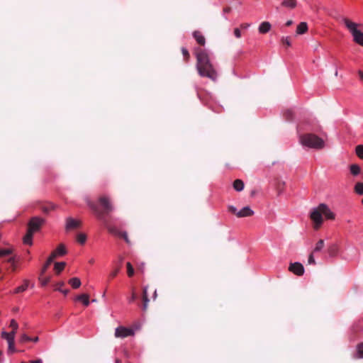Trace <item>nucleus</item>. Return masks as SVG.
Segmentation results:
<instances>
[{"label":"nucleus","mask_w":363,"mask_h":363,"mask_svg":"<svg viewBox=\"0 0 363 363\" xmlns=\"http://www.w3.org/2000/svg\"><path fill=\"white\" fill-rule=\"evenodd\" d=\"M196 69L202 77H207L212 81H216L218 77L217 72L210 61L208 53L206 50L199 48L196 50Z\"/></svg>","instance_id":"1"},{"label":"nucleus","mask_w":363,"mask_h":363,"mask_svg":"<svg viewBox=\"0 0 363 363\" xmlns=\"http://www.w3.org/2000/svg\"><path fill=\"white\" fill-rule=\"evenodd\" d=\"M87 206L92 210L96 218L104 220L105 216L108 215L114 210L111 199L107 195H100L97 199V203L90 199H86Z\"/></svg>","instance_id":"2"},{"label":"nucleus","mask_w":363,"mask_h":363,"mask_svg":"<svg viewBox=\"0 0 363 363\" xmlns=\"http://www.w3.org/2000/svg\"><path fill=\"white\" fill-rule=\"evenodd\" d=\"M322 215H324L329 220H334L335 218V215L326 204H319L317 208L313 209L310 215V218L314 223L313 228L315 230H318L323 222Z\"/></svg>","instance_id":"3"},{"label":"nucleus","mask_w":363,"mask_h":363,"mask_svg":"<svg viewBox=\"0 0 363 363\" xmlns=\"http://www.w3.org/2000/svg\"><path fill=\"white\" fill-rule=\"evenodd\" d=\"M45 223V220L40 217H33L28 223L27 233L23 237V242L26 245H32L33 234L40 230L42 225Z\"/></svg>","instance_id":"4"},{"label":"nucleus","mask_w":363,"mask_h":363,"mask_svg":"<svg viewBox=\"0 0 363 363\" xmlns=\"http://www.w3.org/2000/svg\"><path fill=\"white\" fill-rule=\"evenodd\" d=\"M299 141L303 146L313 149H323L325 147L324 140L313 133L302 134L299 137Z\"/></svg>","instance_id":"5"},{"label":"nucleus","mask_w":363,"mask_h":363,"mask_svg":"<svg viewBox=\"0 0 363 363\" xmlns=\"http://www.w3.org/2000/svg\"><path fill=\"white\" fill-rule=\"evenodd\" d=\"M342 22L344 23L346 28L349 30L353 37V41L363 47V32L358 30V27L360 24L354 23L347 18H342Z\"/></svg>","instance_id":"6"},{"label":"nucleus","mask_w":363,"mask_h":363,"mask_svg":"<svg viewBox=\"0 0 363 363\" xmlns=\"http://www.w3.org/2000/svg\"><path fill=\"white\" fill-rule=\"evenodd\" d=\"M104 223L106 225V227L108 231L111 234L124 239V240L128 244H130V240H129V238L128 237V235H127L126 232H121L116 227L106 224V221L104 220Z\"/></svg>","instance_id":"7"},{"label":"nucleus","mask_w":363,"mask_h":363,"mask_svg":"<svg viewBox=\"0 0 363 363\" xmlns=\"http://www.w3.org/2000/svg\"><path fill=\"white\" fill-rule=\"evenodd\" d=\"M65 230L69 232L71 230H77L81 228L82 221L79 220L74 219L72 217L66 218Z\"/></svg>","instance_id":"8"},{"label":"nucleus","mask_w":363,"mask_h":363,"mask_svg":"<svg viewBox=\"0 0 363 363\" xmlns=\"http://www.w3.org/2000/svg\"><path fill=\"white\" fill-rule=\"evenodd\" d=\"M134 330L123 326H119L116 328L115 337L118 338H125L128 336L134 335Z\"/></svg>","instance_id":"9"},{"label":"nucleus","mask_w":363,"mask_h":363,"mask_svg":"<svg viewBox=\"0 0 363 363\" xmlns=\"http://www.w3.org/2000/svg\"><path fill=\"white\" fill-rule=\"evenodd\" d=\"M289 270L297 276H301L304 273V267L299 262L291 263L289 267Z\"/></svg>","instance_id":"10"},{"label":"nucleus","mask_w":363,"mask_h":363,"mask_svg":"<svg viewBox=\"0 0 363 363\" xmlns=\"http://www.w3.org/2000/svg\"><path fill=\"white\" fill-rule=\"evenodd\" d=\"M254 214V211L249 207L245 206L237 213V217L244 218L252 216Z\"/></svg>","instance_id":"11"},{"label":"nucleus","mask_w":363,"mask_h":363,"mask_svg":"<svg viewBox=\"0 0 363 363\" xmlns=\"http://www.w3.org/2000/svg\"><path fill=\"white\" fill-rule=\"evenodd\" d=\"M142 301H143L142 309L143 311H146L147 309L148 303L150 301V300L148 298V295H147V286H145L143 289Z\"/></svg>","instance_id":"12"},{"label":"nucleus","mask_w":363,"mask_h":363,"mask_svg":"<svg viewBox=\"0 0 363 363\" xmlns=\"http://www.w3.org/2000/svg\"><path fill=\"white\" fill-rule=\"evenodd\" d=\"M271 29V24L267 22V21H264V22H262L259 26V32L262 34H265L267 33H268Z\"/></svg>","instance_id":"13"},{"label":"nucleus","mask_w":363,"mask_h":363,"mask_svg":"<svg viewBox=\"0 0 363 363\" xmlns=\"http://www.w3.org/2000/svg\"><path fill=\"white\" fill-rule=\"evenodd\" d=\"M194 37L195 40H196V42L199 45H205V43H206L205 38L201 34V33L200 31H195L194 33Z\"/></svg>","instance_id":"14"},{"label":"nucleus","mask_w":363,"mask_h":363,"mask_svg":"<svg viewBox=\"0 0 363 363\" xmlns=\"http://www.w3.org/2000/svg\"><path fill=\"white\" fill-rule=\"evenodd\" d=\"M297 5V1L296 0H284L281 2V6L285 8H288L290 9H294Z\"/></svg>","instance_id":"15"},{"label":"nucleus","mask_w":363,"mask_h":363,"mask_svg":"<svg viewBox=\"0 0 363 363\" xmlns=\"http://www.w3.org/2000/svg\"><path fill=\"white\" fill-rule=\"evenodd\" d=\"M308 30V25L306 22L300 23L296 28V33L298 35L304 34Z\"/></svg>","instance_id":"16"},{"label":"nucleus","mask_w":363,"mask_h":363,"mask_svg":"<svg viewBox=\"0 0 363 363\" xmlns=\"http://www.w3.org/2000/svg\"><path fill=\"white\" fill-rule=\"evenodd\" d=\"M28 286H29V281L27 279H25L23 281V284L21 286H20L14 289L13 293L14 294L22 293L28 289Z\"/></svg>","instance_id":"17"},{"label":"nucleus","mask_w":363,"mask_h":363,"mask_svg":"<svg viewBox=\"0 0 363 363\" xmlns=\"http://www.w3.org/2000/svg\"><path fill=\"white\" fill-rule=\"evenodd\" d=\"M77 301H82L85 306L89 305V296L88 294H83L76 297Z\"/></svg>","instance_id":"18"},{"label":"nucleus","mask_w":363,"mask_h":363,"mask_svg":"<svg viewBox=\"0 0 363 363\" xmlns=\"http://www.w3.org/2000/svg\"><path fill=\"white\" fill-rule=\"evenodd\" d=\"M233 188L237 191H241L244 189V182L241 179H235L233 182Z\"/></svg>","instance_id":"19"},{"label":"nucleus","mask_w":363,"mask_h":363,"mask_svg":"<svg viewBox=\"0 0 363 363\" xmlns=\"http://www.w3.org/2000/svg\"><path fill=\"white\" fill-rule=\"evenodd\" d=\"M68 283L72 286L73 289H78L81 286V281L77 277H73L70 279Z\"/></svg>","instance_id":"20"},{"label":"nucleus","mask_w":363,"mask_h":363,"mask_svg":"<svg viewBox=\"0 0 363 363\" xmlns=\"http://www.w3.org/2000/svg\"><path fill=\"white\" fill-rule=\"evenodd\" d=\"M338 247L336 244L330 245L328 248V252L330 256L334 257L337 254Z\"/></svg>","instance_id":"21"},{"label":"nucleus","mask_w":363,"mask_h":363,"mask_svg":"<svg viewBox=\"0 0 363 363\" xmlns=\"http://www.w3.org/2000/svg\"><path fill=\"white\" fill-rule=\"evenodd\" d=\"M86 235L84 233H78L76 236V240L80 245H84L86 241Z\"/></svg>","instance_id":"22"},{"label":"nucleus","mask_w":363,"mask_h":363,"mask_svg":"<svg viewBox=\"0 0 363 363\" xmlns=\"http://www.w3.org/2000/svg\"><path fill=\"white\" fill-rule=\"evenodd\" d=\"M66 263L64 262H55L54 269L56 274H59L65 267Z\"/></svg>","instance_id":"23"},{"label":"nucleus","mask_w":363,"mask_h":363,"mask_svg":"<svg viewBox=\"0 0 363 363\" xmlns=\"http://www.w3.org/2000/svg\"><path fill=\"white\" fill-rule=\"evenodd\" d=\"M54 251L57 252V256H62L67 254V250L64 244H60L57 249Z\"/></svg>","instance_id":"24"},{"label":"nucleus","mask_w":363,"mask_h":363,"mask_svg":"<svg viewBox=\"0 0 363 363\" xmlns=\"http://www.w3.org/2000/svg\"><path fill=\"white\" fill-rule=\"evenodd\" d=\"M350 172L352 175L357 176L360 173V167L356 164H352L350 166Z\"/></svg>","instance_id":"25"},{"label":"nucleus","mask_w":363,"mask_h":363,"mask_svg":"<svg viewBox=\"0 0 363 363\" xmlns=\"http://www.w3.org/2000/svg\"><path fill=\"white\" fill-rule=\"evenodd\" d=\"M1 337L2 338L6 339L8 342L11 340V337H13V340H14L15 331H11V333H6L4 331L1 333Z\"/></svg>","instance_id":"26"},{"label":"nucleus","mask_w":363,"mask_h":363,"mask_svg":"<svg viewBox=\"0 0 363 363\" xmlns=\"http://www.w3.org/2000/svg\"><path fill=\"white\" fill-rule=\"evenodd\" d=\"M355 152L357 156L363 160V145H358L355 147Z\"/></svg>","instance_id":"27"},{"label":"nucleus","mask_w":363,"mask_h":363,"mask_svg":"<svg viewBox=\"0 0 363 363\" xmlns=\"http://www.w3.org/2000/svg\"><path fill=\"white\" fill-rule=\"evenodd\" d=\"M325 245L323 240H319L316 243L315 248L313 250V252H316L320 251Z\"/></svg>","instance_id":"28"},{"label":"nucleus","mask_w":363,"mask_h":363,"mask_svg":"<svg viewBox=\"0 0 363 363\" xmlns=\"http://www.w3.org/2000/svg\"><path fill=\"white\" fill-rule=\"evenodd\" d=\"M354 191L357 194L363 195V183H357L354 186Z\"/></svg>","instance_id":"29"},{"label":"nucleus","mask_w":363,"mask_h":363,"mask_svg":"<svg viewBox=\"0 0 363 363\" xmlns=\"http://www.w3.org/2000/svg\"><path fill=\"white\" fill-rule=\"evenodd\" d=\"M127 274L129 277H132L134 275V269L130 262L126 263Z\"/></svg>","instance_id":"30"},{"label":"nucleus","mask_w":363,"mask_h":363,"mask_svg":"<svg viewBox=\"0 0 363 363\" xmlns=\"http://www.w3.org/2000/svg\"><path fill=\"white\" fill-rule=\"evenodd\" d=\"M357 358H363V342L359 344L357 347Z\"/></svg>","instance_id":"31"},{"label":"nucleus","mask_w":363,"mask_h":363,"mask_svg":"<svg viewBox=\"0 0 363 363\" xmlns=\"http://www.w3.org/2000/svg\"><path fill=\"white\" fill-rule=\"evenodd\" d=\"M43 274H40V276L39 277V281H40L42 286H46L50 281V277H43Z\"/></svg>","instance_id":"32"},{"label":"nucleus","mask_w":363,"mask_h":363,"mask_svg":"<svg viewBox=\"0 0 363 363\" xmlns=\"http://www.w3.org/2000/svg\"><path fill=\"white\" fill-rule=\"evenodd\" d=\"M284 116L287 121H291L294 118L293 112L291 110H286L284 113Z\"/></svg>","instance_id":"33"},{"label":"nucleus","mask_w":363,"mask_h":363,"mask_svg":"<svg viewBox=\"0 0 363 363\" xmlns=\"http://www.w3.org/2000/svg\"><path fill=\"white\" fill-rule=\"evenodd\" d=\"M182 55H183V56L184 57V60L186 62H187L189 60V57H190V55L189 53V51L185 48H182Z\"/></svg>","instance_id":"34"},{"label":"nucleus","mask_w":363,"mask_h":363,"mask_svg":"<svg viewBox=\"0 0 363 363\" xmlns=\"http://www.w3.org/2000/svg\"><path fill=\"white\" fill-rule=\"evenodd\" d=\"M11 253H12L11 249H4V250L0 249V257L9 255H11Z\"/></svg>","instance_id":"35"},{"label":"nucleus","mask_w":363,"mask_h":363,"mask_svg":"<svg viewBox=\"0 0 363 363\" xmlns=\"http://www.w3.org/2000/svg\"><path fill=\"white\" fill-rule=\"evenodd\" d=\"M10 327L12 328V329H13L12 331H15V333H16V330H17V329L18 328V325L17 322L14 319H12L11 320Z\"/></svg>","instance_id":"36"},{"label":"nucleus","mask_w":363,"mask_h":363,"mask_svg":"<svg viewBox=\"0 0 363 363\" xmlns=\"http://www.w3.org/2000/svg\"><path fill=\"white\" fill-rule=\"evenodd\" d=\"M10 340H11L8 342L9 352H14V340H13V337H11Z\"/></svg>","instance_id":"37"},{"label":"nucleus","mask_w":363,"mask_h":363,"mask_svg":"<svg viewBox=\"0 0 363 363\" xmlns=\"http://www.w3.org/2000/svg\"><path fill=\"white\" fill-rule=\"evenodd\" d=\"M51 264L50 260H47L42 267L41 273L45 274Z\"/></svg>","instance_id":"38"},{"label":"nucleus","mask_w":363,"mask_h":363,"mask_svg":"<svg viewBox=\"0 0 363 363\" xmlns=\"http://www.w3.org/2000/svg\"><path fill=\"white\" fill-rule=\"evenodd\" d=\"M277 189L279 192H281L285 186V182L283 181H279L277 184Z\"/></svg>","instance_id":"39"},{"label":"nucleus","mask_w":363,"mask_h":363,"mask_svg":"<svg viewBox=\"0 0 363 363\" xmlns=\"http://www.w3.org/2000/svg\"><path fill=\"white\" fill-rule=\"evenodd\" d=\"M120 271V267H116L113 272H111L109 274V278L113 279L117 276Z\"/></svg>","instance_id":"40"},{"label":"nucleus","mask_w":363,"mask_h":363,"mask_svg":"<svg viewBox=\"0 0 363 363\" xmlns=\"http://www.w3.org/2000/svg\"><path fill=\"white\" fill-rule=\"evenodd\" d=\"M7 262L11 264V266L12 267V271L14 272L16 270V265H15V259L14 257H10L7 259Z\"/></svg>","instance_id":"41"},{"label":"nucleus","mask_w":363,"mask_h":363,"mask_svg":"<svg viewBox=\"0 0 363 363\" xmlns=\"http://www.w3.org/2000/svg\"><path fill=\"white\" fill-rule=\"evenodd\" d=\"M281 43L284 45H286V46H289V47L291 46V43H290L289 37H282Z\"/></svg>","instance_id":"42"},{"label":"nucleus","mask_w":363,"mask_h":363,"mask_svg":"<svg viewBox=\"0 0 363 363\" xmlns=\"http://www.w3.org/2000/svg\"><path fill=\"white\" fill-rule=\"evenodd\" d=\"M54 208H55L54 205L51 204V205L48 206H43L42 209H43V212L48 213L51 210L54 209Z\"/></svg>","instance_id":"43"},{"label":"nucleus","mask_w":363,"mask_h":363,"mask_svg":"<svg viewBox=\"0 0 363 363\" xmlns=\"http://www.w3.org/2000/svg\"><path fill=\"white\" fill-rule=\"evenodd\" d=\"M21 342H27V341H30L31 340V338L29 337L26 334H23L21 337Z\"/></svg>","instance_id":"44"},{"label":"nucleus","mask_w":363,"mask_h":363,"mask_svg":"<svg viewBox=\"0 0 363 363\" xmlns=\"http://www.w3.org/2000/svg\"><path fill=\"white\" fill-rule=\"evenodd\" d=\"M313 252H312V253L308 257V262L310 264H315V259L313 257Z\"/></svg>","instance_id":"45"},{"label":"nucleus","mask_w":363,"mask_h":363,"mask_svg":"<svg viewBox=\"0 0 363 363\" xmlns=\"http://www.w3.org/2000/svg\"><path fill=\"white\" fill-rule=\"evenodd\" d=\"M138 298V296L135 291L132 292L131 297L129 298L128 301L129 303H133Z\"/></svg>","instance_id":"46"},{"label":"nucleus","mask_w":363,"mask_h":363,"mask_svg":"<svg viewBox=\"0 0 363 363\" xmlns=\"http://www.w3.org/2000/svg\"><path fill=\"white\" fill-rule=\"evenodd\" d=\"M57 257V252L53 251L51 253L50 256L48 258L47 260H50V262L52 263L53 262L54 259L56 258Z\"/></svg>","instance_id":"47"},{"label":"nucleus","mask_w":363,"mask_h":363,"mask_svg":"<svg viewBox=\"0 0 363 363\" xmlns=\"http://www.w3.org/2000/svg\"><path fill=\"white\" fill-rule=\"evenodd\" d=\"M57 257V252L53 251L51 253L50 256L48 258L47 260H50V262L52 263L53 262L54 259L56 258Z\"/></svg>","instance_id":"48"},{"label":"nucleus","mask_w":363,"mask_h":363,"mask_svg":"<svg viewBox=\"0 0 363 363\" xmlns=\"http://www.w3.org/2000/svg\"><path fill=\"white\" fill-rule=\"evenodd\" d=\"M57 257V252L53 251L51 253L50 256L48 258L47 260H50V262L52 263L53 262L54 259L56 258Z\"/></svg>","instance_id":"49"},{"label":"nucleus","mask_w":363,"mask_h":363,"mask_svg":"<svg viewBox=\"0 0 363 363\" xmlns=\"http://www.w3.org/2000/svg\"><path fill=\"white\" fill-rule=\"evenodd\" d=\"M228 211L230 213H232L233 214H235L236 216H237V213L238 212V211H237L236 208L235 206H228Z\"/></svg>","instance_id":"50"},{"label":"nucleus","mask_w":363,"mask_h":363,"mask_svg":"<svg viewBox=\"0 0 363 363\" xmlns=\"http://www.w3.org/2000/svg\"><path fill=\"white\" fill-rule=\"evenodd\" d=\"M21 363H43L41 359H37L35 360H30L28 362H22Z\"/></svg>","instance_id":"51"},{"label":"nucleus","mask_w":363,"mask_h":363,"mask_svg":"<svg viewBox=\"0 0 363 363\" xmlns=\"http://www.w3.org/2000/svg\"><path fill=\"white\" fill-rule=\"evenodd\" d=\"M65 285L63 281L59 282L56 284V290L60 291L62 290V287Z\"/></svg>","instance_id":"52"},{"label":"nucleus","mask_w":363,"mask_h":363,"mask_svg":"<svg viewBox=\"0 0 363 363\" xmlns=\"http://www.w3.org/2000/svg\"><path fill=\"white\" fill-rule=\"evenodd\" d=\"M234 34L236 38H239L241 36V33L239 28H235L234 30Z\"/></svg>","instance_id":"53"},{"label":"nucleus","mask_w":363,"mask_h":363,"mask_svg":"<svg viewBox=\"0 0 363 363\" xmlns=\"http://www.w3.org/2000/svg\"><path fill=\"white\" fill-rule=\"evenodd\" d=\"M250 26V24L248 23H242L240 25V28L242 29H246Z\"/></svg>","instance_id":"54"},{"label":"nucleus","mask_w":363,"mask_h":363,"mask_svg":"<svg viewBox=\"0 0 363 363\" xmlns=\"http://www.w3.org/2000/svg\"><path fill=\"white\" fill-rule=\"evenodd\" d=\"M358 74L359 76V78L363 80V71H361V70H359L358 71Z\"/></svg>","instance_id":"55"},{"label":"nucleus","mask_w":363,"mask_h":363,"mask_svg":"<svg viewBox=\"0 0 363 363\" xmlns=\"http://www.w3.org/2000/svg\"><path fill=\"white\" fill-rule=\"evenodd\" d=\"M230 7H226L223 9V11L224 13H229L230 11Z\"/></svg>","instance_id":"56"},{"label":"nucleus","mask_w":363,"mask_h":363,"mask_svg":"<svg viewBox=\"0 0 363 363\" xmlns=\"http://www.w3.org/2000/svg\"><path fill=\"white\" fill-rule=\"evenodd\" d=\"M292 21L291 20H289L286 23V26H290L291 24H292Z\"/></svg>","instance_id":"57"},{"label":"nucleus","mask_w":363,"mask_h":363,"mask_svg":"<svg viewBox=\"0 0 363 363\" xmlns=\"http://www.w3.org/2000/svg\"><path fill=\"white\" fill-rule=\"evenodd\" d=\"M95 262V259L94 258H91L89 260V263L91 264H94Z\"/></svg>","instance_id":"58"},{"label":"nucleus","mask_w":363,"mask_h":363,"mask_svg":"<svg viewBox=\"0 0 363 363\" xmlns=\"http://www.w3.org/2000/svg\"><path fill=\"white\" fill-rule=\"evenodd\" d=\"M60 291H61L62 293H63L64 294H65V295H66V294H68L69 290H68V289H65V290H62V289Z\"/></svg>","instance_id":"59"},{"label":"nucleus","mask_w":363,"mask_h":363,"mask_svg":"<svg viewBox=\"0 0 363 363\" xmlns=\"http://www.w3.org/2000/svg\"><path fill=\"white\" fill-rule=\"evenodd\" d=\"M30 341H33L35 342H37L38 341V337H35L34 338H31V340Z\"/></svg>","instance_id":"60"},{"label":"nucleus","mask_w":363,"mask_h":363,"mask_svg":"<svg viewBox=\"0 0 363 363\" xmlns=\"http://www.w3.org/2000/svg\"><path fill=\"white\" fill-rule=\"evenodd\" d=\"M157 297V291L155 290L153 294V298L155 299Z\"/></svg>","instance_id":"61"},{"label":"nucleus","mask_w":363,"mask_h":363,"mask_svg":"<svg viewBox=\"0 0 363 363\" xmlns=\"http://www.w3.org/2000/svg\"><path fill=\"white\" fill-rule=\"evenodd\" d=\"M337 74H338V72H337V70L336 69V70H335V75L337 77Z\"/></svg>","instance_id":"62"},{"label":"nucleus","mask_w":363,"mask_h":363,"mask_svg":"<svg viewBox=\"0 0 363 363\" xmlns=\"http://www.w3.org/2000/svg\"><path fill=\"white\" fill-rule=\"evenodd\" d=\"M116 363H121V362L119 359H116Z\"/></svg>","instance_id":"63"},{"label":"nucleus","mask_w":363,"mask_h":363,"mask_svg":"<svg viewBox=\"0 0 363 363\" xmlns=\"http://www.w3.org/2000/svg\"><path fill=\"white\" fill-rule=\"evenodd\" d=\"M362 204H363V198H362Z\"/></svg>","instance_id":"64"}]
</instances>
